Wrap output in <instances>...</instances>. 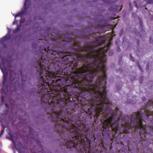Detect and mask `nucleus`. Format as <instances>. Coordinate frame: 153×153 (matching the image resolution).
I'll use <instances>...</instances> for the list:
<instances>
[{"label": "nucleus", "mask_w": 153, "mask_h": 153, "mask_svg": "<svg viewBox=\"0 0 153 153\" xmlns=\"http://www.w3.org/2000/svg\"><path fill=\"white\" fill-rule=\"evenodd\" d=\"M41 105L54 123L55 130L64 140L67 148L77 153H95L89 139L93 131L83 123L85 112L95 120L100 118L102 128L117 133V112L106 97V90H38Z\"/></svg>", "instance_id": "nucleus-1"}, {"label": "nucleus", "mask_w": 153, "mask_h": 153, "mask_svg": "<svg viewBox=\"0 0 153 153\" xmlns=\"http://www.w3.org/2000/svg\"><path fill=\"white\" fill-rule=\"evenodd\" d=\"M8 32L0 39V69L3 74V86L1 90L2 94V105L0 106V122L3 129L0 137L3 135L4 130L10 135L9 126L10 112V49L8 45L10 43V28L7 27Z\"/></svg>", "instance_id": "nucleus-2"}, {"label": "nucleus", "mask_w": 153, "mask_h": 153, "mask_svg": "<svg viewBox=\"0 0 153 153\" xmlns=\"http://www.w3.org/2000/svg\"><path fill=\"white\" fill-rule=\"evenodd\" d=\"M144 113L141 114L139 111L133 113L131 120V123H126L122 125L123 129L121 133L126 134L131 132H136L140 129L139 132L141 138H143L146 137L147 134L146 132V126L143 124V120L142 117L145 119L150 115L153 116V101L149 100L146 105L144 110Z\"/></svg>", "instance_id": "nucleus-3"}, {"label": "nucleus", "mask_w": 153, "mask_h": 153, "mask_svg": "<svg viewBox=\"0 0 153 153\" xmlns=\"http://www.w3.org/2000/svg\"><path fill=\"white\" fill-rule=\"evenodd\" d=\"M21 75L22 76L21 81V85L23 87H24L25 82L27 79V77L26 76V72L25 70L22 69L20 70Z\"/></svg>", "instance_id": "nucleus-4"}, {"label": "nucleus", "mask_w": 153, "mask_h": 153, "mask_svg": "<svg viewBox=\"0 0 153 153\" xmlns=\"http://www.w3.org/2000/svg\"><path fill=\"white\" fill-rule=\"evenodd\" d=\"M119 7L118 5H113L108 8V10L111 11L115 12L118 10Z\"/></svg>", "instance_id": "nucleus-5"}, {"label": "nucleus", "mask_w": 153, "mask_h": 153, "mask_svg": "<svg viewBox=\"0 0 153 153\" xmlns=\"http://www.w3.org/2000/svg\"><path fill=\"white\" fill-rule=\"evenodd\" d=\"M23 132L25 133H26L28 131L32 132V130L29 127L27 126L24 127L23 129Z\"/></svg>", "instance_id": "nucleus-6"}, {"label": "nucleus", "mask_w": 153, "mask_h": 153, "mask_svg": "<svg viewBox=\"0 0 153 153\" xmlns=\"http://www.w3.org/2000/svg\"><path fill=\"white\" fill-rule=\"evenodd\" d=\"M30 0H25L24 4V7L26 9H28L29 7Z\"/></svg>", "instance_id": "nucleus-7"}, {"label": "nucleus", "mask_w": 153, "mask_h": 153, "mask_svg": "<svg viewBox=\"0 0 153 153\" xmlns=\"http://www.w3.org/2000/svg\"><path fill=\"white\" fill-rule=\"evenodd\" d=\"M24 14V12H22L19 13V14L16 15L15 16V19L17 17H20Z\"/></svg>", "instance_id": "nucleus-8"}, {"label": "nucleus", "mask_w": 153, "mask_h": 153, "mask_svg": "<svg viewBox=\"0 0 153 153\" xmlns=\"http://www.w3.org/2000/svg\"><path fill=\"white\" fill-rule=\"evenodd\" d=\"M24 151L20 149H18V151L19 153H25V152H26L27 151V149H24Z\"/></svg>", "instance_id": "nucleus-9"}, {"label": "nucleus", "mask_w": 153, "mask_h": 153, "mask_svg": "<svg viewBox=\"0 0 153 153\" xmlns=\"http://www.w3.org/2000/svg\"><path fill=\"white\" fill-rule=\"evenodd\" d=\"M35 143H37V146H41V143L40 141L37 140L35 141Z\"/></svg>", "instance_id": "nucleus-10"}, {"label": "nucleus", "mask_w": 153, "mask_h": 153, "mask_svg": "<svg viewBox=\"0 0 153 153\" xmlns=\"http://www.w3.org/2000/svg\"><path fill=\"white\" fill-rule=\"evenodd\" d=\"M10 140H12L14 144L15 145L16 144L15 142L13 140V139H12L13 135L10 133Z\"/></svg>", "instance_id": "nucleus-11"}, {"label": "nucleus", "mask_w": 153, "mask_h": 153, "mask_svg": "<svg viewBox=\"0 0 153 153\" xmlns=\"http://www.w3.org/2000/svg\"><path fill=\"white\" fill-rule=\"evenodd\" d=\"M20 30V26H18L14 30V32H17Z\"/></svg>", "instance_id": "nucleus-12"}, {"label": "nucleus", "mask_w": 153, "mask_h": 153, "mask_svg": "<svg viewBox=\"0 0 153 153\" xmlns=\"http://www.w3.org/2000/svg\"><path fill=\"white\" fill-rule=\"evenodd\" d=\"M138 68H139V69H140V70L141 71H143V69L140 66V65L139 63L138 64Z\"/></svg>", "instance_id": "nucleus-13"}, {"label": "nucleus", "mask_w": 153, "mask_h": 153, "mask_svg": "<svg viewBox=\"0 0 153 153\" xmlns=\"http://www.w3.org/2000/svg\"><path fill=\"white\" fill-rule=\"evenodd\" d=\"M31 22V21L30 20H29L28 21H27L26 22L25 24L26 25H27L30 24Z\"/></svg>", "instance_id": "nucleus-14"}, {"label": "nucleus", "mask_w": 153, "mask_h": 153, "mask_svg": "<svg viewBox=\"0 0 153 153\" xmlns=\"http://www.w3.org/2000/svg\"><path fill=\"white\" fill-rule=\"evenodd\" d=\"M149 41L150 43H153V40L151 37H150Z\"/></svg>", "instance_id": "nucleus-15"}, {"label": "nucleus", "mask_w": 153, "mask_h": 153, "mask_svg": "<svg viewBox=\"0 0 153 153\" xmlns=\"http://www.w3.org/2000/svg\"><path fill=\"white\" fill-rule=\"evenodd\" d=\"M147 1L148 3H151L153 2V0H146Z\"/></svg>", "instance_id": "nucleus-16"}, {"label": "nucleus", "mask_w": 153, "mask_h": 153, "mask_svg": "<svg viewBox=\"0 0 153 153\" xmlns=\"http://www.w3.org/2000/svg\"><path fill=\"white\" fill-rule=\"evenodd\" d=\"M130 57L131 59L134 62L135 61L134 59L131 54L130 55Z\"/></svg>", "instance_id": "nucleus-17"}, {"label": "nucleus", "mask_w": 153, "mask_h": 153, "mask_svg": "<svg viewBox=\"0 0 153 153\" xmlns=\"http://www.w3.org/2000/svg\"><path fill=\"white\" fill-rule=\"evenodd\" d=\"M140 27H141L142 25H143V22H142V21H141L140 22Z\"/></svg>", "instance_id": "nucleus-18"}, {"label": "nucleus", "mask_w": 153, "mask_h": 153, "mask_svg": "<svg viewBox=\"0 0 153 153\" xmlns=\"http://www.w3.org/2000/svg\"><path fill=\"white\" fill-rule=\"evenodd\" d=\"M11 71L10 70V87L11 86Z\"/></svg>", "instance_id": "nucleus-19"}, {"label": "nucleus", "mask_w": 153, "mask_h": 153, "mask_svg": "<svg viewBox=\"0 0 153 153\" xmlns=\"http://www.w3.org/2000/svg\"><path fill=\"white\" fill-rule=\"evenodd\" d=\"M141 81H140V83H142V80H143V77H141Z\"/></svg>", "instance_id": "nucleus-20"}, {"label": "nucleus", "mask_w": 153, "mask_h": 153, "mask_svg": "<svg viewBox=\"0 0 153 153\" xmlns=\"http://www.w3.org/2000/svg\"><path fill=\"white\" fill-rule=\"evenodd\" d=\"M17 22L16 21H15L14 22H13V25H14L16 24V23H17Z\"/></svg>", "instance_id": "nucleus-21"}, {"label": "nucleus", "mask_w": 153, "mask_h": 153, "mask_svg": "<svg viewBox=\"0 0 153 153\" xmlns=\"http://www.w3.org/2000/svg\"><path fill=\"white\" fill-rule=\"evenodd\" d=\"M146 98L145 97H143L142 98V100L143 101L146 100Z\"/></svg>", "instance_id": "nucleus-22"}, {"label": "nucleus", "mask_w": 153, "mask_h": 153, "mask_svg": "<svg viewBox=\"0 0 153 153\" xmlns=\"http://www.w3.org/2000/svg\"><path fill=\"white\" fill-rule=\"evenodd\" d=\"M122 7H123V5H121V7H120V10H121L122 9Z\"/></svg>", "instance_id": "nucleus-23"}, {"label": "nucleus", "mask_w": 153, "mask_h": 153, "mask_svg": "<svg viewBox=\"0 0 153 153\" xmlns=\"http://www.w3.org/2000/svg\"><path fill=\"white\" fill-rule=\"evenodd\" d=\"M6 138L10 140V137L8 136L6 137Z\"/></svg>", "instance_id": "nucleus-24"}, {"label": "nucleus", "mask_w": 153, "mask_h": 153, "mask_svg": "<svg viewBox=\"0 0 153 153\" xmlns=\"http://www.w3.org/2000/svg\"><path fill=\"white\" fill-rule=\"evenodd\" d=\"M147 67H148V68L149 69V64L148 65V64H147Z\"/></svg>", "instance_id": "nucleus-25"}, {"label": "nucleus", "mask_w": 153, "mask_h": 153, "mask_svg": "<svg viewBox=\"0 0 153 153\" xmlns=\"http://www.w3.org/2000/svg\"><path fill=\"white\" fill-rule=\"evenodd\" d=\"M11 56H10V59H11ZM11 61L10 60V64L11 63ZM10 68L11 67V64H10Z\"/></svg>", "instance_id": "nucleus-26"}, {"label": "nucleus", "mask_w": 153, "mask_h": 153, "mask_svg": "<svg viewBox=\"0 0 153 153\" xmlns=\"http://www.w3.org/2000/svg\"><path fill=\"white\" fill-rule=\"evenodd\" d=\"M11 100L10 99V108H11Z\"/></svg>", "instance_id": "nucleus-27"}, {"label": "nucleus", "mask_w": 153, "mask_h": 153, "mask_svg": "<svg viewBox=\"0 0 153 153\" xmlns=\"http://www.w3.org/2000/svg\"><path fill=\"white\" fill-rule=\"evenodd\" d=\"M111 45V43L110 42H109L108 45V46H109Z\"/></svg>", "instance_id": "nucleus-28"}, {"label": "nucleus", "mask_w": 153, "mask_h": 153, "mask_svg": "<svg viewBox=\"0 0 153 153\" xmlns=\"http://www.w3.org/2000/svg\"><path fill=\"white\" fill-rule=\"evenodd\" d=\"M17 139H18V137H17L16 138V140H17Z\"/></svg>", "instance_id": "nucleus-29"}, {"label": "nucleus", "mask_w": 153, "mask_h": 153, "mask_svg": "<svg viewBox=\"0 0 153 153\" xmlns=\"http://www.w3.org/2000/svg\"><path fill=\"white\" fill-rule=\"evenodd\" d=\"M102 135L103 136V137H104V135L103 133L102 134Z\"/></svg>", "instance_id": "nucleus-30"}, {"label": "nucleus", "mask_w": 153, "mask_h": 153, "mask_svg": "<svg viewBox=\"0 0 153 153\" xmlns=\"http://www.w3.org/2000/svg\"><path fill=\"white\" fill-rule=\"evenodd\" d=\"M115 109H116V110L117 111L118 110V108H116Z\"/></svg>", "instance_id": "nucleus-31"}, {"label": "nucleus", "mask_w": 153, "mask_h": 153, "mask_svg": "<svg viewBox=\"0 0 153 153\" xmlns=\"http://www.w3.org/2000/svg\"><path fill=\"white\" fill-rule=\"evenodd\" d=\"M18 85L20 86V84H19V81L18 82Z\"/></svg>", "instance_id": "nucleus-32"}, {"label": "nucleus", "mask_w": 153, "mask_h": 153, "mask_svg": "<svg viewBox=\"0 0 153 153\" xmlns=\"http://www.w3.org/2000/svg\"><path fill=\"white\" fill-rule=\"evenodd\" d=\"M36 136L37 137H38V134H36Z\"/></svg>", "instance_id": "nucleus-33"}, {"label": "nucleus", "mask_w": 153, "mask_h": 153, "mask_svg": "<svg viewBox=\"0 0 153 153\" xmlns=\"http://www.w3.org/2000/svg\"><path fill=\"white\" fill-rule=\"evenodd\" d=\"M117 0H115V1H114L115 2H116L117 1Z\"/></svg>", "instance_id": "nucleus-34"}, {"label": "nucleus", "mask_w": 153, "mask_h": 153, "mask_svg": "<svg viewBox=\"0 0 153 153\" xmlns=\"http://www.w3.org/2000/svg\"><path fill=\"white\" fill-rule=\"evenodd\" d=\"M76 43L74 44V45L75 46H76Z\"/></svg>", "instance_id": "nucleus-35"}, {"label": "nucleus", "mask_w": 153, "mask_h": 153, "mask_svg": "<svg viewBox=\"0 0 153 153\" xmlns=\"http://www.w3.org/2000/svg\"><path fill=\"white\" fill-rule=\"evenodd\" d=\"M22 22V23H23V22H24V21H22V22Z\"/></svg>", "instance_id": "nucleus-36"}, {"label": "nucleus", "mask_w": 153, "mask_h": 153, "mask_svg": "<svg viewBox=\"0 0 153 153\" xmlns=\"http://www.w3.org/2000/svg\"><path fill=\"white\" fill-rule=\"evenodd\" d=\"M10 38H11V36H10Z\"/></svg>", "instance_id": "nucleus-37"}, {"label": "nucleus", "mask_w": 153, "mask_h": 153, "mask_svg": "<svg viewBox=\"0 0 153 153\" xmlns=\"http://www.w3.org/2000/svg\"><path fill=\"white\" fill-rule=\"evenodd\" d=\"M93 136L95 138L94 135H93Z\"/></svg>", "instance_id": "nucleus-38"}, {"label": "nucleus", "mask_w": 153, "mask_h": 153, "mask_svg": "<svg viewBox=\"0 0 153 153\" xmlns=\"http://www.w3.org/2000/svg\"><path fill=\"white\" fill-rule=\"evenodd\" d=\"M133 77H134V79L135 78V77H134V76H133Z\"/></svg>", "instance_id": "nucleus-39"}, {"label": "nucleus", "mask_w": 153, "mask_h": 153, "mask_svg": "<svg viewBox=\"0 0 153 153\" xmlns=\"http://www.w3.org/2000/svg\"><path fill=\"white\" fill-rule=\"evenodd\" d=\"M10 90H11V89H10Z\"/></svg>", "instance_id": "nucleus-40"}]
</instances>
